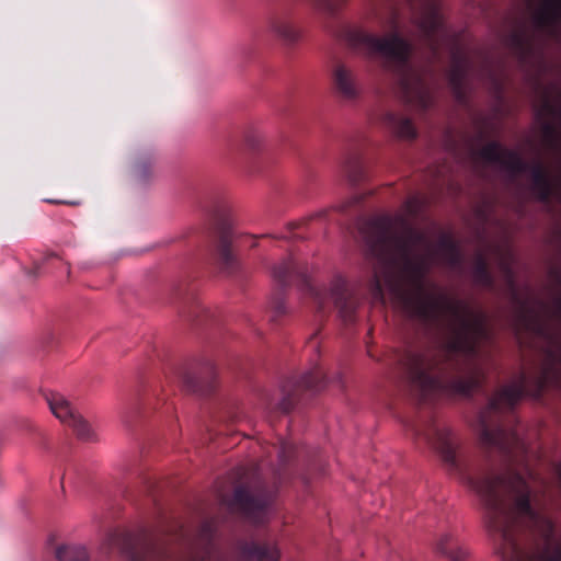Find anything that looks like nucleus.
<instances>
[{"label": "nucleus", "instance_id": "36", "mask_svg": "<svg viewBox=\"0 0 561 561\" xmlns=\"http://www.w3.org/2000/svg\"><path fill=\"white\" fill-rule=\"evenodd\" d=\"M556 311L561 317V296L556 298Z\"/></svg>", "mask_w": 561, "mask_h": 561}, {"label": "nucleus", "instance_id": "13", "mask_svg": "<svg viewBox=\"0 0 561 561\" xmlns=\"http://www.w3.org/2000/svg\"><path fill=\"white\" fill-rule=\"evenodd\" d=\"M47 403L51 413L60 420L61 423L72 427L78 438L92 442L94 432L85 420L81 417L71 405V403L60 393H50L47 397Z\"/></svg>", "mask_w": 561, "mask_h": 561}, {"label": "nucleus", "instance_id": "24", "mask_svg": "<svg viewBox=\"0 0 561 561\" xmlns=\"http://www.w3.org/2000/svg\"><path fill=\"white\" fill-rule=\"evenodd\" d=\"M55 557L58 561H88L89 553L83 546L67 543L56 548Z\"/></svg>", "mask_w": 561, "mask_h": 561}, {"label": "nucleus", "instance_id": "9", "mask_svg": "<svg viewBox=\"0 0 561 561\" xmlns=\"http://www.w3.org/2000/svg\"><path fill=\"white\" fill-rule=\"evenodd\" d=\"M239 471L238 476L245 478L247 481L234 489L229 507L254 523H260L272 501V492L259 474L257 468L253 467L250 470L240 468Z\"/></svg>", "mask_w": 561, "mask_h": 561}, {"label": "nucleus", "instance_id": "25", "mask_svg": "<svg viewBox=\"0 0 561 561\" xmlns=\"http://www.w3.org/2000/svg\"><path fill=\"white\" fill-rule=\"evenodd\" d=\"M308 450L305 446H299L291 440L280 439L278 444V457L283 465L289 463L295 458L301 455L308 456Z\"/></svg>", "mask_w": 561, "mask_h": 561}, {"label": "nucleus", "instance_id": "19", "mask_svg": "<svg viewBox=\"0 0 561 561\" xmlns=\"http://www.w3.org/2000/svg\"><path fill=\"white\" fill-rule=\"evenodd\" d=\"M382 124L396 136L414 139L416 130L412 121L393 112H386L381 117Z\"/></svg>", "mask_w": 561, "mask_h": 561}, {"label": "nucleus", "instance_id": "15", "mask_svg": "<svg viewBox=\"0 0 561 561\" xmlns=\"http://www.w3.org/2000/svg\"><path fill=\"white\" fill-rule=\"evenodd\" d=\"M333 93L344 101H355L360 95V83L355 71L343 62H335L331 69Z\"/></svg>", "mask_w": 561, "mask_h": 561}, {"label": "nucleus", "instance_id": "12", "mask_svg": "<svg viewBox=\"0 0 561 561\" xmlns=\"http://www.w3.org/2000/svg\"><path fill=\"white\" fill-rule=\"evenodd\" d=\"M233 231L229 227H220L211 253L214 265L226 275H236L241 270V261L233 245Z\"/></svg>", "mask_w": 561, "mask_h": 561}, {"label": "nucleus", "instance_id": "7", "mask_svg": "<svg viewBox=\"0 0 561 561\" xmlns=\"http://www.w3.org/2000/svg\"><path fill=\"white\" fill-rule=\"evenodd\" d=\"M420 30L435 58H438L440 55L443 42H448L451 64L447 71V80L457 99L462 100L466 80L471 68L469 57L455 43L449 42L444 19L436 8L432 7L425 12L420 20Z\"/></svg>", "mask_w": 561, "mask_h": 561}, {"label": "nucleus", "instance_id": "16", "mask_svg": "<svg viewBox=\"0 0 561 561\" xmlns=\"http://www.w3.org/2000/svg\"><path fill=\"white\" fill-rule=\"evenodd\" d=\"M215 366L207 362L203 368V376L191 370L180 373L179 381L182 388L192 393L209 394L215 388Z\"/></svg>", "mask_w": 561, "mask_h": 561}, {"label": "nucleus", "instance_id": "5", "mask_svg": "<svg viewBox=\"0 0 561 561\" xmlns=\"http://www.w3.org/2000/svg\"><path fill=\"white\" fill-rule=\"evenodd\" d=\"M215 525L213 520L202 524L199 538L191 547L181 561H278V549L267 542L239 540L228 550L221 549L215 541Z\"/></svg>", "mask_w": 561, "mask_h": 561}, {"label": "nucleus", "instance_id": "41", "mask_svg": "<svg viewBox=\"0 0 561 561\" xmlns=\"http://www.w3.org/2000/svg\"><path fill=\"white\" fill-rule=\"evenodd\" d=\"M39 266H41V265H39L38 263H35V268H36V271L39 268Z\"/></svg>", "mask_w": 561, "mask_h": 561}, {"label": "nucleus", "instance_id": "30", "mask_svg": "<svg viewBox=\"0 0 561 561\" xmlns=\"http://www.w3.org/2000/svg\"><path fill=\"white\" fill-rule=\"evenodd\" d=\"M541 129L543 137L549 145L554 146L558 144L559 134L556 125L552 122L545 121L542 123Z\"/></svg>", "mask_w": 561, "mask_h": 561}, {"label": "nucleus", "instance_id": "31", "mask_svg": "<svg viewBox=\"0 0 561 561\" xmlns=\"http://www.w3.org/2000/svg\"><path fill=\"white\" fill-rule=\"evenodd\" d=\"M399 81H400V84L402 85V88L404 89V91L407 92H410L412 89H413V84H417L420 85L421 89H423V79L421 78V76L414 70V68L412 67V71L410 72V75L408 76V83L404 84L402 82V79L400 77H398ZM421 93H424V90H421Z\"/></svg>", "mask_w": 561, "mask_h": 561}, {"label": "nucleus", "instance_id": "17", "mask_svg": "<svg viewBox=\"0 0 561 561\" xmlns=\"http://www.w3.org/2000/svg\"><path fill=\"white\" fill-rule=\"evenodd\" d=\"M341 173L352 185H357L366 180V170L363 163V154L358 148H351L343 154Z\"/></svg>", "mask_w": 561, "mask_h": 561}, {"label": "nucleus", "instance_id": "23", "mask_svg": "<svg viewBox=\"0 0 561 561\" xmlns=\"http://www.w3.org/2000/svg\"><path fill=\"white\" fill-rule=\"evenodd\" d=\"M472 278L473 282L485 288H493L494 278L489 268L488 261L482 254H479L472 266Z\"/></svg>", "mask_w": 561, "mask_h": 561}, {"label": "nucleus", "instance_id": "22", "mask_svg": "<svg viewBox=\"0 0 561 561\" xmlns=\"http://www.w3.org/2000/svg\"><path fill=\"white\" fill-rule=\"evenodd\" d=\"M560 0H545V5L536 14V23L540 27H553L560 18Z\"/></svg>", "mask_w": 561, "mask_h": 561}, {"label": "nucleus", "instance_id": "27", "mask_svg": "<svg viewBox=\"0 0 561 561\" xmlns=\"http://www.w3.org/2000/svg\"><path fill=\"white\" fill-rule=\"evenodd\" d=\"M317 9L335 14L344 4V0H309Z\"/></svg>", "mask_w": 561, "mask_h": 561}, {"label": "nucleus", "instance_id": "29", "mask_svg": "<svg viewBox=\"0 0 561 561\" xmlns=\"http://www.w3.org/2000/svg\"><path fill=\"white\" fill-rule=\"evenodd\" d=\"M244 144L249 150L253 152L260 151L263 144V137L256 130H249L244 135Z\"/></svg>", "mask_w": 561, "mask_h": 561}, {"label": "nucleus", "instance_id": "40", "mask_svg": "<svg viewBox=\"0 0 561 561\" xmlns=\"http://www.w3.org/2000/svg\"><path fill=\"white\" fill-rule=\"evenodd\" d=\"M549 530L552 531L553 530V525L551 523H549Z\"/></svg>", "mask_w": 561, "mask_h": 561}, {"label": "nucleus", "instance_id": "2", "mask_svg": "<svg viewBox=\"0 0 561 561\" xmlns=\"http://www.w3.org/2000/svg\"><path fill=\"white\" fill-rule=\"evenodd\" d=\"M411 431L438 453L449 472L477 493L484 508L486 528L497 539L503 560L536 561L520 549L515 536L520 520L536 525L541 519L531 506L526 479L514 470L499 473L488 457L462 451L458 437L435 419L412 425ZM547 561H561V557Z\"/></svg>", "mask_w": 561, "mask_h": 561}, {"label": "nucleus", "instance_id": "38", "mask_svg": "<svg viewBox=\"0 0 561 561\" xmlns=\"http://www.w3.org/2000/svg\"><path fill=\"white\" fill-rule=\"evenodd\" d=\"M55 256H56V253H54V252H49V253L46 255L45 260H46V259H49V257H55Z\"/></svg>", "mask_w": 561, "mask_h": 561}, {"label": "nucleus", "instance_id": "39", "mask_svg": "<svg viewBox=\"0 0 561 561\" xmlns=\"http://www.w3.org/2000/svg\"><path fill=\"white\" fill-rule=\"evenodd\" d=\"M175 291H176V295H179V296L182 295V289L175 288Z\"/></svg>", "mask_w": 561, "mask_h": 561}, {"label": "nucleus", "instance_id": "37", "mask_svg": "<svg viewBox=\"0 0 561 561\" xmlns=\"http://www.w3.org/2000/svg\"><path fill=\"white\" fill-rule=\"evenodd\" d=\"M405 207H407V209H408L410 213H413V209H412L413 205H412V202H411V201H408V202L405 203Z\"/></svg>", "mask_w": 561, "mask_h": 561}, {"label": "nucleus", "instance_id": "34", "mask_svg": "<svg viewBox=\"0 0 561 561\" xmlns=\"http://www.w3.org/2000/svg\"><path fill=\"white\" fill-rule=\"evenodd\" d=\"M546 382H547V376L546 374L539 376L536 380V383H537V392L538 394L541 393V391L543 390V388L546 387Z\"/></svg>", "mask_w": 561, "mask_h": 561}, {"label": "nucleus", "instance_id": "8", "mask_svg": "<svg viewBox=\"0 0 561 561\" xmlns=\"http://www.w3.org/2000/svg\"><path fill=\"white\" fill-rule=\"evenodd\" d=\"M478 156L489 163H495L508 171L512 175L529 172L533 181V188L541 202H548L552 195V183L550 175L540 162L529 164L518 152L504 148L499 141H490L483 146Z\"/></svg>", "mask_w": 561, "mask_h": 561}, {"label": "nucleus", "instance_id": "14", "mask_svg": "<svg viewBox=\"0 0 561 561\" xmlns=\"http://www.w3.org/2000/svg\"><path fill=\"white\" fill-rule=\"evenodd\" d=\"M266 26L268 32L287 47L297 45L302 38V31L289 10L272 13Z\"/></svg>", "mask_w": 561, "mask_h": 561}, {"label": "nucleus", "instance_id": "32", "mask_svg": "<svg viewBox=\"0 0 561 561\" xmlns=\"http://www.w3.org/2000/svg\"><path fill=\"white\" fill-rule=\"evenodd\" d=\"M149 165L142 161H137L135 163V168H134V172H135V176L141 181V182H145L149 175Z\"/></svg>", "mask_w": 561, "mask_h": 561}, {"label": "nucleus", "instance_id": "28", "mask_svg": "<svg viewBox=\"0 0 561 561\" xmlns=\"http://www.w3.org/2000/svg\"><path fill=\"white\" fill-rule=\"evenodd\" d=\"M272 317L271 320L277 322L278 319L287 313L285 299L282 294H277L271 301Z\"/></svg>", "mask_w": 561, "mask_h": 561}, {"label": "nucleus", "instance_id": "26", "mask_svg": "<svg viewBox=\"0 0 561 561\" xmlns=\"http://www.w3.org/2000/svg\"><path fill=\"white\" fill-rule=\"evenodd\" d=\"M508 42L511 47L520 56V58H525L530 50L529 39L522 31H514L510 35Z\"/></svg>", "mask_w": 561, "mask_h": 561}, {"label": "nucleus", "instance_id": "18", "mask_svg": "<svg viewBox=\"0 0 561 561\" xmlns=\"http://www.w3.org/2000/svg\"><path fill=\"white\" fill-rule=\"evenodd\" d=\"M517 319L525 331L541 337L548 336V328L542 320L540 312L529 306L526 301L519 302Z\"/></svg>", "mask_w": 561, "mask_h": 561}, {"label": "nucleus", "instance_id": "10", "mask_svg": "<svg viewBox=\"0 0 561 561\" xmlns=\"http://www.w3.org/2000/svg\"><path fill=\"white\" fill-rule=\"evenodd\" d=\"M128 561H172L178 557L164 541L156 538L152 530L141 529L137 534L123 533L113 539Z\"/></svg>", "mask_w": 561, "mask_h": 561}, {"label": "nucleus", "instance_id": "21", "mask_svg": "<svg viewBox=\"0 0 561 561\" xmlns=\"http://www.w3.org/2000/svg\"><path fill=\"white\" fill-rule=\"evenodd\" d=\"M436 551L447 557L449 561H465L467 558V551L449 534H445L438 539Z\"/></svg>", "mask_w": 561, "mask_h": 561}, {"label": "nucleus", "instance_id": "1", "mask_svg": "<svg viewBox=\"0 0 561 561\" xmlns=\"http://www.w3.org/2000/svg\"><path fill=\"white\" fill-rule=\"evenodd\" d=\"M360 234L373 274L368 290L374 301L385 302V288L398 294L408 313L428 327L447 324L450 336L435 345L405 351L400 357L419 401L436 397H469L480 387L477 357L480 344L491 339L488 318L461 300L428 295L423 280L431 255L424 232L403 214L380 215L363 222Z\"/></svg>", "mask_w": 561, "mask_h": 561}, {"label": "nucleus", "instance_id": "11", "mask_svg": "<svg viewBox=\"0 0 561 561\" xmlns=\"http://www.w3.org/2000/svg\"><path fill=\"white\" fill-rule=\"evenodd\" d=\"M328 383V377L319 366L305 373L299 378H289L282 386V400L276 404V409L283 413L290 412L300 400L304 391H320Z\"/></svg>", "mask_w": 561, "mask_h": 561}, {"label": "nucleus", "instance_id": "3", "mask_svg": "<svg viewBox=\"0 0 561 561\" xmlns=\"http://www.w3.org/2000/svg\"><path fill=\"white\" fill-rule=\"evenodd\" d=\"M529 376L520 373L517 379L499 389L477 419L479 438L485 449L497 451L508 461L526 453V445L511 424L515 404L528 392Z\"/></svg>", "mask_w": 561, "mask_h": 561}, {"label": "nucleus", "instance_id": "35", "mask_svg": "<svg viewBox=\"0 0 561 561\" xmlns=\"http://www.w3.org/2000/svg\"><path fill=\"white\" fill-rule=\"evenodd\" d=\"M328 215V210L324 209V210H321V211H318L317 214H314L312 217H310L308 220H311L313 218H324L325 216Z\"/></svg>", "mask_w": 561, "mask_h": 561}, {"label": "nucleus", "instance_id": "6", "mask_svg": "<svg viewBox=\"0 0 561 561\" xmlns=\"http://www.w3.org/2000/svg\"><path fill=\"white\" fill-rule=\"evenodd\" d=\"M345 37L348 45L362 54L381 55L386 60V67L400 77L404 84L408 83V76L412 71V47L399 33L393 32L389 36L378 37L363 28L354 27L346 31Z\"/></svg>", "mask_w": 561, "mask_h": 561}, {"label": "nucleus", "instance_id": "20", "mask_svg": "<svg viewBox=\"0 0 561 561\" xmlns=\"http://www.w3.org/2000/svg\"><path fill=\"white\" fill-rule=\"evenodd\" d=\"M437 253L440 255L444 263L450 267H458L461 265L462 256L457 243L449 236H442L437 243Z\"/></svg>", "mask_w": 561, "mask_h": 561}, {"label": "nucleus", "instance_id": "4", "mask_svg": "<svg viewBox=\"0 0 561 561\" xmlns=\"http://www.w3.org/2000/svg\"><path fill=\"white\" fill-rule=\"evenodd\" d=\"M273 277L283 288L294 282L299 283L319 312L325 309L329 301H332L345 323L354 321L359 296L357 290L351 287L344 278L335 277L329 290L321 289L309 279L307 266L293 256L284 259L273 267Z\"/></svg>", "mask_w": 561, "mask_h": 561}, {"label": "nucleus", "instance_id": "33", "mask_svg": "<svg viewBox=\"0 0 561 561\" xmlns=\"http://www.w3.org/2000/svg\"><path fill=\"white\" fill-rule=\"evenodd\" d=\"M541 110H542L543 114L547 116H554L558 112L557 106L549 100H545V102L542 103Z\"/></svg>", "mask_w": 561, "mask_h": 561}]
</instances>
